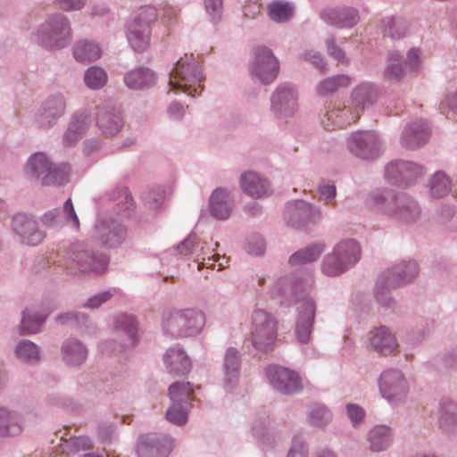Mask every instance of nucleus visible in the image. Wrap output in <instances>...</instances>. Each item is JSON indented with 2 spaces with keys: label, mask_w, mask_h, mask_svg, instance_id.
Masks as SVG:
<instances>
[{
  "label": "nucleus",
  "mask_w": 457,
  "mask_h": 457,
  "mask_svg": "<svg viewBox=\"0 0 457 457\" xmlns=\"http://www.w3.org/2000/svg\"><path fill=\"white\" fill-rule=\"evenodd\" d=\"M376 96L375 91L369 85H361L356 87L352 95L353 103L355 104V112H352L345 107L329 110L325 114V120L322 123L326 129H334L336 128H344L355 122L359 119L360 111L366 104L373 102Z\"/></svg>",
  "instance_id": "nucleus-1"
},
{
  "label": "nucleus",
  "mask_w": 457,
  "mask_h": 457,
  "mask_svg": "<svg viewBox=\"0 0 457 457\" xmlns=\"http://www.w3.org/2000/svg\"><path fill=\"white\" fill-rule=\"evenodd\" d=\"M202 72L193 55L180 58L170 77V86L173 90L181 91L195 96L203 90Z\"/></svg>",
  "instance_id": "nucleus-2"
},
{
  "label": "nucleus",
  "mask_w": 457,
  "mask_h": 457,
  "mask_svg": "<svg viewBox=\"0 0 457 457\" xmlns=\"http://www.w3.org/2000/svg\"><path fill=\"white\" fill-rule=\"evenodd\" d=\"M278 336L275 319L268 312L257 310L253 312L248 340L260 352L273 350Z\"/></svg>",
  "instance_id": "nucleus-3"
},
{
  "label": "nucleus",
  "mask_w": 457,
  "mask_h": 457,
  "mask_svg": "<svg viewBox=\"0 0 457 457\" xmlns=\"http://www.w3.org/2000/svg\"><path fill=\"white\" fill-rule=\"evenodd\" d=\"M204 324L202 313L194 310L176 311L164 320V328L177 337H188L198 334Z\"/></svg>",
  "instance_id": "nucleus-4"
},
{
  "label": "nucleus",
  "mask_w": 457,
  "mask_h": 457,
  "mask_svg": "<svg viewBox=\"0 0 457 457\" xmlns=\"http://www.w3.org/2000/svg\"><path fill=\"white\" fill-rule=\"evenodd\" d=\"M28 172L40 179L43 185H61L67 180L70 167L62 164L54 168L44 154H36L28 162Z\"/></svg>",
  "instance_id": "nucleus-5"
},
{
  "label": "nucleus",
  "mask_w": 457,
  "mask_h": 457,
  "mask_svg": "<svg viewBox=\"0 0 457 457\" xmlns=\"http://www.w3.org/2000/svg\"><path fill=\"white\" fill-rule=\"evenodd\" d=\"M360 255V248L353 240L340 243L333 253L326 256L322 270L329 276L339 275L344 272L349 265L355 263Z\"/></svg>",
  "instance_id": "nucleus-6"
},
{
  "label": "nucleus",
  "mask_w": 457,
  "mask_h": 457,
  "mask_svg": "<svg viewBox=\"0 0 457 457\" xmlns=\"http://www.w3.org/2000/svg\"><path fill=\"white\" fill-rule=\"evenodd\" d=\"M157 19V11L154 6H144L138 11L129 33V41L137 52H143L149 46L150 27Z\"/></svg>",
  "instance_id": "nucleus-7"
},
{
  "label": "nucleus",
  "mask_w": 457,
  "mask_h": 457,
  "mask_svg": "<svg viewBox=\"0 0 457 457\" xmlns=\"http://www.w3.org/2000/svg\"><path fill=\"white\" fill-rule=\"evenodd\" d=\"M108 262V258L103 254L96 256L87 250L74 249L69 257L67 268L74 273L102 274L106 270Z\"/></svg>",
  "instance_id": "nucleus-8"
},
{
  "label": "nucleus",
  "mask_w": 457,
  "mask_h": 457,
  "mask_svg": "<svg viewBox=\"0 0 457 457\" xmlns=\"http://www.w3.org/2000/svg\"><path fill=\"white\" fill-rule=\"evenodd\" d=\"M372 198L375 205L388 212H399L406 221L414 220L419 215L415 203L409 201L404 196L396 197L386 191L383 194L376 193Z\"/></svg>",
  "instance_id": "nucleus-9"
},
{
  "label": "nucleus",
  "mask_w": 457,
  "mask_h": 457,
  "mask_svg": "<svg viewBox=\"0 0 457 457\" xmlns=\"http://www.w3.org/2000/svg\"><path fill=\"white\" fill-rule=\"evenodd\" d=\"M70 36V28L62 16L47 21L39 32L41 44L49 48L63 47L68 43Z\"/></svg>",
  "instance_id": "nucleus-10"
},
{
  "label": "nucleus",
  "mask_w": 457,
  "mask_h": 457,
  "mask_svg": "<svg viewBox=\"0 0 457 457\" xmlns=\"http://www.w3.org/2000/svg\"><path fill=\"white\" fill-rule=\"evenodd\" d=\"M278 69V62L269 48L259 46L255 49L251 71L262 83L272 81L277 77Z\"/></svg>",
  "instance_id": "nucleus-11"
},
{
  "label": "nucleus",
  "mask_w": 457,
  "mask_h": 457,
  "mask_svg": "<svg viewBox=\"0 0 457 457\" xmlns=\"http://www.w3.org/2000/svg\"><path fill=\"white\" fill-rule=\"evenodd\" d=\"M380 391L388 401H397L403 398L408 391L407 382L399 370L385 371L380 378Z\"/></svg>",
  "instance_id": "nucleus-12"
},
{
  "label": "nucleus",
  "mask_w": 457,
  "mask_h": 457,
  "mask_svg": "<svg viewBox=\"0 0 457 457\" xmlns=\"http://www.w3.org/2000/svg\"><path fill=\"white\" fill-rule=\"evenodd\" d=\"M348 147L356 156L371 159L378 153V141L372 132H355L348 139Z\"/></svg>",
  "instance_id": "nucleus-13"
},
{
  "label": "nucleus",
  "mask_w": 457,
  "mask_h": 457,
  "mask_svg": "<svg viewBox=\"0 0 457 457\" xmlns=\"http://www.w3.org/2000/svg\"><path fill=\"white\" fill-rule=\"evenodd\" d=\"M266 375L270 382L279 391L292 393L298 390L301 386L298 375L288 369L269 366L266 369Z\"/></svg>",
  "instance_id": "nucleus-14"
},
{
  "label": "nucleus",
  "mask_w": 457,
  "mask_h": 457,
  "mask_svg": "<svg viewBox=\"0 0 457 457\" xmlns=\"http://www.w3.org/2000/svg\"><path fill=\"white\" fill-rule=\"evenodd\" d=\"M115 340L120 343V350L134 346L137 342V323L134 317L121 314L115 321Z\"/></svg>",
  "instance_id": "nucleus-15"
},
{
  "label": "nucleus",
  "mask_w": 457,
  "mask_h": 457,
  "mask_svg": "<svg viewBox=\"0 0 457 457\" xmlns=\"http://www.w3.org/2000/svg\"><path fill=\"white\" fill-rule=\"evenodd\" d=\"M402 56L397 52H393L389 55V64L386 70V76L389 79H398L402 77L407 70L415 71L420 63V51L416 48L411 49L407 54L404 65H403Z\"/></svg>",
  "instance_id": "nucleus-16"
},
{
  "label": "nucleus",
  "mask_w": 457,
  "mask_h": 457,
  "mask_svg": "<svg viewBox=\"0 0 457 457\" xmlns=\"http://www.w3.org/2000/svg\"><path fill=\"white\" fill-rule=\"evenodd\" d=\"M12 228L26 245H36L44 238V234L37 229L36 222L25 214H17L13 218Z\"/></svg>",
  "instance_id": "nucleus-17"
},
{
  "label": "nucleus",
  "mask_w": 457,
  "mask_h": 457,
  "mask_svg": "<svg viewBox=\"0 0 457 457\" xmlns=\"http://www.w3.org/2000/svg\"><path fill=\"white\" fill-rule=\"evenodd\" d=\"M296 321L295 335L300 343L309 341L314 320L315 306L311 299H305L300 305Z\"/></svg>",
  "instance_id": "nucleus-18"
},
{
  "label": "nucleus",
  "mask_w": 457,
  "mask_h": 457,
  "mask_svg": "<svg viewBox=\"0 0 457 457\" xmlns=\"http://www.w3.org/2000/svg\"><path fill=\"white\" fill-rule=\"evenodd\" d=\"M171 451V442L168 438L162 440L152 436H142L137 445L139 457H167Z\"/></svg>",
  "instance_id": "nucleus-19"
},
{
  "label": "nucleus",
  "mask_w": 457,
  "mask_h": 457,
  "mask_svg": "<svg viewBox=\"0 0 457 457\" xmlns=\"http://www.w3.org/2000/svg\"><path fill=\"white\" fill-rule=\"evenodd\" d=\"M418 274L416 262H403L385 273V281L383 287H395L411 281Z\"/></svg>",
  "instance_id": "nucleus-20"
},
{
  "label": "nucleus",
  "mask_w": 457,
  "mask_h": 457,
  "mask_svg": "<svg viewBox=\"0 0 457 457\" xmlns=\"http://www.w3.org/2000/svg\"><path fill=\"white\" fill-rule=\"evenodd\" d=\"M96 123L102 132L109 136L117 134L123 124L120 113L114 109L105 106L98 109Z\"/></svg>",
  "instance_id": "nucleus-21"
},
{
  "label": "nucleus",
  "mask_w": 457,
  "mask_h": 457,
  "mask_svg": "<svg viewBox=\"0 0 457 457\" xmlns=\"http://www.w3.org/2000/svg\"><path fill=\"white\" fill-rule=\"evenodd\" d=\"M271 103L276 112L289 115L294 112L296 107L295 92L291 87H280L273 95Z\"/></svg>",
  "instance_id": "nucleus-22"
},
{
  "label": "nucleus",
  "mask_w": 457,
  "mask_h": 457,
  "mask_svg": "<svg viewBox=\"0 0 457 457\" xmlns=\"http://www.w3.org/2000/svg\"><path fill=\"white\" fill-rule=\"evenodd\" d=\"M209 207L212 215L216 219L228 218L232 211L229 194L222 188L214 190L210 197Z\"/></svg>",
  "instance_id": "nucleus-23"
},
{
  "label": "nucleus",
  "mask_w": 457,
  "mask_h": 457,
  "mask_svg": "<svg viewBox=\"0 0 457 457\" xmlns=\"http://www.w3.org/2000/svg\"><path fill=\"white\" fill-rule=\"evenodd\" d=\"M242 190L253 198H260L269 191L268 182L254 172H245L240 178Z\"/></svg>",
  "instance_id": "nucleus-24"
},
{
  "label": "nucleus",
  "mask_w": 457,
  "mask_h": 457,
  "mask_svg": "<svg viewBox=\"0 0 457 457\" xmlns=\"http://www.w3.org/2000/svg\"><path fill=\"white\" fill-rule=\"evenodd\" d=\"M370 340L374 349L382 354H391L397 348L395 337L386 327H380L371 331Z\"/></svg>",
  "instance_id": "nucleus-25"
},
{
  "label": "nucleus",
  "mask_w": 457,
  "mask_h": 457,
  "mask_svg": "<svg viewBox=\"0 0 457 457\" xmlns=\"http://www.w3.org/2000/svg\"><path fill=\"white\" fill-rule=\"evenodd\" d=\"M164 361L170 374L183 375L190 370V361L179 348H170L167 351Z\"/></svg>",
  "instance_id": "nucleus-26"
},
{
  "label": "nucleus",
  "mask_w": 457,
  "mask_h": 457,
  "mask_svg": "<svg viewBox=\"0 0 457 457\" xmlns=\"http://www.w3.org/2000/svg\"><path fill=\"white\" fill-rule=\"evenodd\" d=\"M322 18L339 28H351L359 21L357 12L351 8L324 11Z\"/></svg>",
  "instance_id": "nucleus-27"
},
{
  "label": "nucleus",
  "mask_w": 457,
  "mask_h": 457,
  "mask_svg": "<svg viewBox=\"0 0 457 457\" xmlns=\"http://www.w3.org/2000/svg\"><path fill=\"white\" fill-rule=\"evenodd\" d=\"M421 171L422 169L415 163L395 161L386 166V176L388 179L395 181L399 180L398 177L407 180L421 174Z\"/></svg>",
  "instance_id": "nucleus-28"
},
{
  "label": "nucleus",
  "mask_w": 457,
  "mask_h": 457,
  "mask_svg": "<svg viewBox=\"0 0 457 457\" xmlns=\"http://www.w3.org/2000/svg\"><path fill=\"white\" fill-rule=\"evenodd\" d=\"M428 126L423 122L407 126L403 133V144L409 148H415L423 145L428 138Z\"/></svg>",
  "instance_id": "nucleus-29"
},
{
  "label": "nucleus",
  "mask_w": 457,
  "mask_h": 457,
  "mask_svg": "<svg viewBox=\"0 0 457 457\" xmlns=\"http://www.w3.org/2000/svg\"><path fill=\"white\" fill-rule=\"evenodd\" d=\"M124 81L129 88L141 89L154 82V75L149 69L140 68L127 73Z\"/></svg>",
  "instance_id": "nucleus-30"
},
{
  "label": "nucleus",
  "mask_w": 457,
  "mask_h": 457,
  "mask_svg": "<svg viewBox=\"0 0 457 457\" xmlns=\"http://www.w3.org/2000/svg\"><path fill=\"white\" fill-rule=\"evenodd\" d=\"M88 118L86 114L75 115L63 137V142L66 145H70L77 142L88 128Z\"/></svg>",
  "instance_id": "nucleus-31"
},
{
  "label": "nucleus",
  "mask_w": 457,
  "mask_h": 457,
  "mask_svg": "<svg viewBox=\"0 0 457 457\" xmlns=\"http://www.w3.org/2000/svg\"><path fill=\"white\" fill-rule=\"evenodd\" d=\"M63 360L70 365H79L87 357L86 348L76 340H68L62 346Z\"/></svg>",
  "instance_id": "nucleus-32"
},
{
  "label": "nucleus",
  "mask_w": 457,
  "mask_h": 457,
  "mask_svg": "<svg viewBox=\"0 0 457 457\" xmlns=\"http://www.w3.org/2000/svg\"><path fill=\"white\" fill-rule=\"evenodd\" d=\"M64 108L65 104L62 98L55 97L48 100L40 116L41 125L51 126L54 120L63 113Z\"/></svg>",
  "instance_id": "nucleus-33"
},
{
  "label": "nucleus",
  "mask_w": 457,
  "mask_h": 457,
  "mask_svg": "<svg viewBox=\"0 0 457 457\" xmlns=\"http://www.w3.org/2000/svg\"><path fill=\"white\" fill-rule=\"evenodd\" d=\"M74 57L81 62H92L98 59L101 50L98 46L88 41H79L73 50Z\"/></svg>",
  "instance_id": "nucleus-34"
},
{
  "label": "nucleus",
  "mask_w": 457,
  "mask_h": 457,
  "mask_svg": "<svg viewBox=\"0 0 457 457\" xmlns=\"http://www.w3.org/2000/svg\"><path fill=\"white\" fill-rule=\"evenodd\" d=\"M370 448L374 452L386 449L391 443V431L386 426L375 427L370 434Z\"/></svg>",
  "instance_id": "nucleus-35"
},
{
  "label": "nucleus",
  "mask_w": 457,
  "mask_h": 457,
  "mask_svg": "<svg viewBox=\"0 0 457 457\" xmlns=\"http://www.w3.org/2000/svg\"><path fill=\"white\" fill-rule=\"evenodd\" d=\"M194 389L190 383H173L169 387V395L172 403L183 404L191 399Z\"/></svg>",
  "instance_id": "nucleus-36"
},
{
  "label": "nucleus",
  "mask_w": 457,
  "mask_h": 457,
  "mask_svg": "<svg viewBox=\"0 0 457 457\" xmlns=\"http://www.w3.org/2000/svg\"><path fill=\"white\" fill-rule=\"evenodd\" d=\"M239 356L238 352L234 348L227 350L224 361L226 381L234 382L238 376Z\"/></svg>",
  "instance_id": "nucleus-37"
},
{
  "label": "nucleus",
  "mask_w": 457,
  "mask_h": 457,
  "mask_svg": "<svg viewBox=\"0 0 457 457\" xmlns=\"http://www.w3.org/2000/svg\"><path fill=\"white\" fill-rule=\"evenodd\" d=\"M350 84V79L345 75L331 77L322 80L317 87V92L320 96L334 93L340 87Z\"/></svg>",
  "instance_id": "nucleus-38"
},
{
  "label": "nucleus",
  "mask_w": 457,
  "mask_h": 457,
  "mask_svg": "<svg viewBox=\"0 0 457 457\" xmlns=\"http://www.w3.org/2000/svg\"><path fill=\"white\" fill-rule=\"evenodd\" d=\"M323 252L321 245H312L298 251L290 257V263L292 265L305 264L316 261L320 253Z\"/></svg>",
  "instance_id": "nucleus-39"
},
{
  "label": "nucleus",
  "mask_w": 457,
  "mask_h": 457,
  "mask_svg": "<svg viewBox=\"0 0 457 457\" xmlns=\"http://www.w3.org/2000/svg\"><path fill=\"white\" fill-rule=\"evenodd\" d=\"M21 431V426L5 409H0V436H15Z\"/></svg>",
  "instance_id": "nucleus-40"
},
{
  "label": "nucleus",
  "mask_w": 457,
  "mask_h": 457,
  "mask_svg": "<svg viewBox=\"0 0 457 457\" xmlns=\"http://www.w3.org/2000/svg\"><path fill=\"white\" fill-rule=\"evenodd\" d=\"M269 15L271 20L284 22L293 15V7L288 3L275 1L269 4Z\"/></svg>",
  "instance_id": "nucleus-41"
},
{
  "label": "nucleus",
  "mask_w": 457,
  "mask_h": 457,
  "mask_svg": "<svg viewBox=\"0 0 457 457\" xmlns=\"http://www.w3.org/2000/svg\"><path fill=\"white\" fill-rule=\"evenodd\" d=\"M85 83L92 89H99L107 82L106 72L99 67H91L85 73Z\"/></svg>",
  "instance_id": "nucleus-42"
},
{
  "label": "nucleus",
  "mask_w": 457,
  "mask_h": 457,
  "mask_svg": "<svg viewBox=\"0 0 457 457\" xmlns=\"http://www.w3.org/2000/svg\"><path fill=\"white\" fill-rule=\"evenodd\" d=\"M46 317L37 316L36 313H30L27 311L22 315L21 323L20 326L22 334L37 333L45 320Z\"/></svg>",
  "instance_id": "nucleus-43"
},
{
  "label": "nucleus",
  "mask_w": 457,
  "mask_h": 457,
  "mask_svg": "<svg viewBox=\"0 0 457 457\" xmlns=\"http://www.w3.org/2000/svg\"><path fill=\"white\" fill-rule=\"evenodd\" d=\"M330 411L323 405L315 403L312 406L309 413L310 422L316 427L326 425L331 420Z\"/></svg>",
  "instance_id": "nucleus-44"
},
{
  "label": "nucleus",
  "mask_w": 457,
  "mask_h": 457,
  "mask_svg": "<svg viewBox=\"0 0 457 457\" xmlns=\"http://www.w3.org/2000/svg\"><path fill=\"white\" fill-rule=\"evenodd\" d=\"M450 183L443 172H436L430 181V191L433 196L442 197L448 194Z\"/></svg>",
  "instance_id": "nucleus-45"
},
{
  "label": "nucleus",
  "mask_w": 457,
  "mask_h": 457,
  "mask_svg": "<svg viewBox=\"0 0 457 457\" xmlns=\"http://www.w3.org/2000/svg\"><path fill=\"white\" fill-rule=\"evenodd\" d=\"M16 355L22 360L38 359V348L30 341H21L15 349Z\"/></svg>",
  "instance_id": "nucleus-46"
},
{
  "label": "nucleus",
  "mask_w": 457,
  "mask_h": 457,
  "mask_svg": "<svg viewBox=\"0 0 457 457\" xmlns=\"http://www.w3.org/2000/svg\"><path fill=\"white\" fill-rule=\"evenodd\" d=\"M166 418L176 425L185 424L187 420V415L183 404L172 403L166 412Z\"/></svg>",
  "instance_id": "nucleus-47"
},
{
  "label": "nucleus",
  "mask_w": 457,
  "mask_h": 457,
  "mask_svg": "<svg viewBox=\"0 0 457 457\" xmlns=\"http://www.w3.org/2000/svg\"><path fill=\"white\" fill-rule=\"evenodd\" d=\"M125 235L126 231L124 228L111 230L107 235V238L103 243L109 246H115L123 241Z\"/></svg>",
  "instance_id": "nucleus-48"
},
{
  "label": "nucleus",
  "mask_w": 457,
  "mask_h": 457,
  "mask_svg": "<svg viewBox=\"0 0 457 457\" xmlns=\"http://www.w3.org/2000/svg\"><path fill=\"white\" fill-rule=\"evenodd\" d=\"M448 421L457 422V405L453 403H448L443 407L442 422L446 425Z\"/></svg>",
  "instance_id": "nucleus-49"
},
{
  "label": "nucleus",
  "mask_w": 457,
  "mask_h": 457,
  "mask_svg": "<svg viewBox=\"0 0 457 457\" xmlns=\"http://www.w3.org/2000/svg\"><path fill=\"white\" fill-rule=\"evenodd\" d=\"M63 212L68 222H71L75 228H79V221L74 211L71 199H68L63 205Z\"/></svg>",
  "instance_id": "nucleus-50"
},
{
  "label": "nucleus",
  "mask_w": 457,
  "mask_h": 457,
  "mask_svg": "<svg viewBox=\"0 0 457 457\" xmlns=\"http://www.w3.org/2000/svg\"><path fill=\"white\" fill-rule=\"evenodd\" d=\"M347 414L349 419L355 424L364 418V411L362 408L356 404H348L346 406Z\"/></svg>",
  "instance_id": "nucleus-51"
},
{
  "label": "nucleus",
  "mask_w": 457,
  "mask_h": 457,
  "mask_svg": "<svg viewBox=\"0 0 457 457\" xmlns=\"http://www.w3.org/2000/svg\"><path fill=\"white\" fill-rule=\"evenodd\" d=\"M320 196L326 202L332 201L336 196V187L334 185H322L319 188Z\"/></svg>",
  "instance_id": "nucleus-52"
},
{
  "label": "nucleus",
  "mask_w": 457,
  "mask_h": 457,
  "mask_svg": "<svg viewBox=\"0 0 457 457\" xmlns=\"http://www.w3.org/2000/svg\"><path fill=\"white\" fill-rule=\"evenodd\" d=\"M112 297V295L109 292H104L97 295H95L91 297L86 306H88L90 308H97L99 307L103 303H105Z\"/></svg>",
  "instance_id": "nucleus-53"
},
{
  "label": "nucleus",
  "mask_w": 457,
  "mask_h": 457,
  "mask_svg": "<svg viewBox=\"0 0 457 457\" xmlns=\"http://www.w3.org/2000/svg\"><path fill=\"white\" fill-rule=\"evenodd\" d=\"M59 4L65 10H79L83 7L84 0H59Z\"/></svg>",
  "instance_id": "nucleus-54"
},
{
  "label": "nucleus",
  "mask_w": 457,
  "mask_h": 457,
  "mask_svg": "<svg viewBox=\"0 0 457 457\" xmlns=\"http://www.w3.org/2000/svg\"><path fill=\"white\" fill-rule=\"evenodd\" d=\"M195 245V237H189L186 240H184L181 245L179 246V251L181 254H188L191 253L192 249Z\"/></svg>",
  "instance_id": "nucleus-55"
},
{
  "label": "nucleus",
  "mask_w": 457,
  "mask_h": 457,
  "mask_svg": "<svg viewBox=\"0 0 457 457\" xmlns=\"http://www.w3.org/2000/svg\"><path fill=\"white\" fill-rule=\"evenodd\" d=\"M261 12V5L257 2L249 3L244 7V15L254 18Z\"/></svg>",
  "instance_id": "nucleus-56"
},
{
  "label": "nucleus",
  "mask_w": 457,
  "mask_h": 457,
  "mask_svg": "<svg viewBox=\"0 0 457 457\" xmlns=\"http://www.w3.org/2000/svg\"><path fill=\"white\" fill-rule=\"evenodd\" d=\"M222 6V0H205L206 11L210 13H219Z\"/></svg>",
  "instance_id": "nucleus-57"
},
{
  "label": "nucleus",
  "mask_w": 457,
  "mask_h": 457,
  "mask_svg": "<svg viewBox=\"0 0 457 457\" xmlns=\"http://www.w3.org/2000/svg\"><path fill=\"white\" fill-rule=\"evenodd\" d=\"M328 48L329 54L334 58H336L338 62H341L343 63H346L347 62V61H346V59L345 57V54L343 53V51L341 49L337 48V46H335L333 45V43L332 44H328Z\"/></svg>",
  "instance_id": "nucleus-58"
},
{
  "label": "nucleus",
  "mask_w": 457,
  "mask_h": 457,
  "mask_svg": "<svg viewBox=\"0 0 457 457\" xmlns=\"http://www.w3.org/2000/svg\"><path fill=\"white\" fill-rule=\"evenodd\" d=\"M306 59H308L312 63H313L320 71H325L326 63L323 59L320 56V54H307Z\"/></svg>",
  "instance_id": "nucleus-59"
},
{
  "label": "nucleus",
  "mask_w": 457,
  "mask_h": 457,
  "mask_svg": "<svg viewBox=\"0 0 457 457\" xmlns=\"http://www.w3.org/2000/svg\"><path fill=\"white\" fill-rule=\"evenodd\" d=\"M219 260V254H213L212 257L208 256L207 258L203 256V262L198 263V270H201L203 267L212 268L215 266V262Z\"/></svg>",
  "instance_id": "nucleus-60"
},
{
  "label": "nucleus",
  "mask_w": 457,
  "mask_h": 457,
  "mask_svg": "<svg viewBox=\"0 0 457 457\" xmlns=\"http://www.w3.org/2000/svg\"><path fill=\"white\" fill-rule=\"evenodd\" d=\"M169 113L175 118H179L183 115L184 110L179 104L174 103L170 105Z\"/></svg>",
  "instance_id": "nucleus-61"
},
{
  "label": "nucleus",
  "mask_w": 457,
  "mask_h": 457,
  "mask_svg": "<svg viewBox=\"0 0 457 457\" xmlns=\"http://www.w3.org/2000/svg\"><path fill=\"white\" fill-rule=\"evenodd\" d=\"M306 456V451L303 447V445H295L294 446L287 457H305Z\"/></svg>",
  "instance_id": "nucleus-62"
},
{
  "label": "nucleus",
  "mask_w": 457,
  "mask_h": 457,
  "mask_svg": "<svg viewBox=\"0 0 457 457\" xmlns=\"http://www.w3.org/2000/svg\"><path fill=\"white\" fill-rule=\"evenodd\" d=\"M59 320L62 323H65L69 320H75V321H78V315L77 314H74V313H66V314H63V315H60L58 317Z\"/></svg>",
  "instance_id": "nucleus-63"
},
{
  "label": "nucleus",
  "mask_w": 457,
  "mask_h": 457,
  "mask_svg": "<svg viewBox=\"0 0 457 457\" xmlns=\"http://www.w3.org/2000/svg\"><path fill=\"white\" fill-rule=\"evenodd\" d=\"M248 252L252 254L259 255L264 252V245L262 242L259 243L258 249L255 251L252 247H249Z\"/></svg>",
  "instance_id": "nucleus-64"
}]
</instances>
